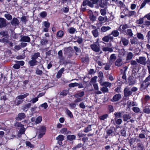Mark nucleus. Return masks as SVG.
<instances>
[{
    "label": "nucleus",
    "mask_w": 150,
    "mask_h": 150,
    "mask_svg": "<svg viewBox=\"0 0 150 150\" xmlns=\"http://www.w3.org/2000/svg\"><path fill=\"white\" fill-rule=\"evenodd\" d=\"M149 81V79L146 78L143 81L141 84L140 89L141 91H143L146 89L150 84V83L148 82Z\"/></svg>",
    "instance_id": "obj_1"
},
{
    "label": "nucleus",
    "mask_w": 150,
    "mask_h": 150,
    "mask_svg": "<svg viewBox=\"0 0 150 150\" xmlns=\"http://www.w3.org/2000/svg\"><path fill=\"white\" fill-rule=\"evenodd\" d=\"M146 60V58L144 57H139L138 59H136L137 62L144 66L147 64V61Z\"/></svg>",
    "instance_id": "obj_2"
},
{
    "label": "nucleus",
    "mask_w": 150,
    "mask_h": 150,
    "mask_svg": "<svg viewBox=\"0 0 150 150\" xmlns=\"http://www.w3.org/2000/svg\"><path fill=\"white\" fill-rule=\"evenodd\" d=\"M46 130V128L45 126H42L40 128L38 135V137L42 138L45 134Z\"/></svg>",
    "instance_id": "obj_3"
},
{
    "label": "nucleus",
    "mask_w": 150,
    "mask_h": 150,
    "mask_svg": "<svg viewBox=\"0 0 150 150\" xmlns=\"http://www.w3.org/2000/svg\"><path fill=\"white\" fill-rule=\"evenodd\" d=\"M124 95L125 97H128L132 95V91L129 89L128 86L126 87L124 91Z\"/></svg>",
    "instance_id": "obj_4"
},
{
    "label": "nucleus",
    "mask_w": 150,
    "mask_h": 150,
    "mask_svg": "<svg viewBox=\"0 0 150 150\" xmlns=\"http://www.w3.org/2000/svg\"><path fill=\"white\" fill-rule=\"evenodd\" d=\"M111 86V83L108 82H104V93L108 92V87L110 88Z\"/></svg>",
    "instance_id": "obj_5"
},
{
    "label": "nucleus",
    "mask_w": 150,
    "mask_h": 150,
    "mask_svg": "<svg viewBox=\"0 0 150 150\" xmlns=\"http://www.w3.org/2000/svg\"><path fill=\"white\" fill-rule=\"evenodd\" d=\"M6 20L2 18H0V28H2L7 25Z\"/></svg>",
    "instance_id": "obj_6"
},
{
    "label": "nucleus",
    "mask_w": 150,
    "mask_h": 150,
    "mask_svg": "<svg viewBox=\"0 0 150 150\" xmlns=\"http://www.w3.org/2000/svg\"><path fill=\"white\" fill-rule=\"evenodd\" d=\"M90 47L92 50L94 51L98 52L100 50V48L98 45L93 44L91 45Z\"/></svg>",
    "instance_id": "obj_7"
},
{
    "label": "nucleus",
    "mask_w": 150,
    "mask_h": 150,
    "mask_svg": "<svg viewBox=\"0 0 150 150\" xmlns=\"http://www.w3.org/2000/svg\"><path fill=\"white\" fill-rule=\"evenodd\" d=\"M120 42H122L123 45L124 46H126L128 45V44L129 40L126 38H124L123 37H121Z\"/></svg>",
    "instance_id": "obj_8"
},
{
    "label": "nucleus",
    "mask_w": 150,
    "mask_h": 150,
    "mask_svg": "<svg viewBox=\"0 0 150 150\" xmlns=\"http://www.w3.org/2000/svg\"><path fill=\"white\" fill-rule=\"evenodd\" d=\"M29 95V93H27L23 95H21L18 96L16 97V99L18 100H23L24 98H26Z\"/></svg>",
    "instance_id": "obj_9"
},
{
    "label": "nucleus",
    "mask_w": 150,
    "mask_h": 150,
    "mask_svg": "<svg viewBox=\"0 0 150 150\" xmlns=\"http://www.w3.org/2000/svg\"><path fill=\"white\" fill-rule=\"evenodd\" d=\"M25 117V115L24 113H21L18 114V117H16V119L17 120H21L24 118Z\"/></svg>",
    "instance_id": "obj_10"
},
{
    "label": "nucleus",
    "mask_w": 150,
    "mask_h": 150,
    "mask_svg": "<svg viewBox=\"0 0 150 150\" xmlns=\"http://www.w3.org/2000/svg\"><path fill=\"white\" fill-rule=\"evenodd\" d=\"M92 2L93 4H95L97 2L99 3V4L100 6L101 7H103V4L102 3V0H90Z\"/></svg>",
    "instance_id": "obj_11"
},
{
    "label": "nucleus",
    "mask_w": 150,
    "mask_h": 150,
    "mask_svg": "<svg viewBox=\"0 0 150 150\" xmlns=\"http://www.w3.org/2000/svg\"><path fill=\"white\" fill-rule=\"evenodd\" d=\"M21 41L25 42H29L30 41V38L28 36H24L21 38Z\"/></svg>",
    "instance_id": "obj_12"
},
{
    "label": "nucleus",
    "mask_w": 150,
    "mask_h": 150,
    "mask_svg": "<svg viewBox=\"0 0 150 150\" xmlns=\"http://www.w3.org/2000/svg\"><path fill=\"white\" fill-rule=\"evenodd\" d=\"M84 95V92L83 91H81L79 93H78L75 94L74 96L76 98H78L79 97H81Z\"/></svg>",
    "instance_id": "obj_13"
},
{
    "label": "nucleus",
    "mask_w": 150,
    "mask_h": 150,
    "mask_svg": "<svg viewBox=\"0 0 150 150\" xmlns=\"http://www.w3.org/2000/svg\"><path fill=\"white\" fill-rule=\"evenodd\" d=\"M11 23L12 25H18L19 24V22L17 18H14L11 21Z\"/></svg>",
    "instance_id": "obj_14"
},
{
    "label": "nucleus",
    "mask_w": 150,
    "mask_h": 150,
    "mask_svg": "<svg viewBox=\"0 0 150 150\" xmlns=\"http://www.w3.org/2000/svg\"><path fill=\"white\" fill-rule=\"evenodd\" d=\"M121 98V95L120 94H117L114 96L113 99L115 101H116L119 100Z\"/></svg>",
    "instance_id": "obj_15"
},
{
    "label": "nucleus",
    "mask_w": 150,
    "mask_h": 150,
    "mask_svg": "<svg viewBox=\"0 0 150 150\" xmlns=\"http://www.w3.org/2000/svg\"><path fill=\"white\" fill-rule=\"evenodd\" d=\"M144 146L142 143H138L137 144V150H143Z\"/></svg>",
    "instance_id": "obj_16"
},
{
    "label": "nucleus",
    "mask_w": 150,
    "mask_h": 150,
    "mask_svg": "<svg viewBox=\"0 0 150 150\" xmlns=\"http://www.w3.org/2000/svg\"><path fill=\"white\" fill-rule=\"evenodd\" d=\"M64 69L63 68H62L57 73V78H59L62 76V75L64 71Z\"/></svg>",
    "instance_id": "obj_17"
},
{
    "label": "nucleus",
    "mask_w": 150,
    "mask_h": 150,
    "mask_svg": "<svg viewBox=\"0 0 150 150\" xmlns=\"http://www.w3.org/2000/svg\"><path fill=\"white\" fill-rule=\"evenodd\" d=\"M123 118L124 121H127L131 118V117L129 114H124L123 115Z\"/></svg>",
    "instance_id": "obj_18"
},
{
    "label": "nucleus",
    "mask_w": 150,
    "mask_h": 150,
    "mask_svg": "<svg viewBox=\"0 0 150 150\" xmlns=\"http://www.w3.org/2000/svg\"><path fill=\"white\" fill-rule=\"evenodd\" d=\"M38 62L36 60L32 59L29 62V64L31 66H33L37 64Z\"/></svg>",
    "instance_id": "obj_19"
},
{
    "label": "nucleus",
    "mask_w": 150,
    "mask_h": 150,
    "mask_svg": "<svg viewBox=\"0 0 150 150\" xmlns=\"http://www.w3.org/2000/svg\"><path fill=\"white\" fill-rule=\"evenodd\" d=\"M113 38L109 36H105L104 37V41L106 42H108L110 40H113Z\"/></svg>",
    "instance_id": "obj_20"
},
{
    "label": "nucleus",
    "mask_w": 150,
    "mask_h": 150,
    "mask_svg": "<svg viewBox=\"0 0 150 150\" xmlns=\"http://www.w3.org/2000/svg\"><path fill=\"white\" fill-rule=\"evenodd\" d=\"M98 26H101L102 25L103 21V17L102 16H100L98 18Z\"/></svg>",
    "instance_id": "obj_21"
},
{
    "label": "nucleus",
    "mask_w": 150,
    "mask_h": 150,
    "mask_svg": "<svg viewBox=\"0 0 150 150\" xmlns=\"http://www.w3.org/2000/svg\"><path fill=\"white\" fill-rule=\"evenodd\" d=\"M122 59H121L119 58L117 59L115 62V65L118 66H120L122 64Z\"/></svg>",
    "instance_id": "obj_22"
},
{
    "label": "nucleus",
    "mask_w": 150,
    "mask_h": 150,
    "mask_svg": "<svg viewBox=\"0 0 150 150\" xmlns=\"http://www.w3.org/2000/svg\"><path fill=\"white\" fill-rule=\"evenodd\" d=\"M145 17L142 18H140L139 20H137L136 22V23L137 24L141 25L144 22V18Z\"/></svg>",
    "instance_id": "obj_23"
},
{
    "label": "nucleus",
    "mask_w": 150,
    "mask_h": 150,
    "mask_svg": "<svg viewBox=\"0 0 150 150\" xmlns=\"http://www.w3.org/2000/svg\"><path fill=\"white\" fill-rule=\"evenodd\" d=\"M130 41L132 44H137L138 43V40L136 38H133L130 39Z\"/></svg>",
    "instance_id": "obj_24"
},
{
    "label": "nucleus",
    "mask_w": 150,
    "mask_h": 150,
    "mask_svg": "<svg viewBox=\"0 0 150 150\" xmlns=\"http://www.w3.org/2000/svg\"><path fill=\"white\" fill-rule=\"evenodd\" d=\"M64 35V32L62 30L58 31L57 34V36L60 38H62Z\"/></svg>",
    "instance_id": "obj_25"
},
{
    "label": "nucleus",
    "mask_w": 150,
    "mask_h": 150,
    "mask_svg": "<svg viewBox=\"0 0 150 150\" xmlns=\"http://www.w3.org/2000/svg\"><path fill=\"white\" fill-rule=\"evenodd\" d=\"M40 54L39 52L35 53L32 57V59L36 60V59L40 56Z\"/></svg>",
    "instance_id": "obj_26"
},
{
    "label": "nucleus",
    "mask_w": 150,
    "mask_h": 150,
    "mask_svg": "<svg viewBox=\"0 0 150 150\" xmlns=\"http://www.w3.org/2000/svg\"><path fill=\"white\" fill-rule=\"evenodd\" d=\"M137 38L141 40H143L144 39V36L141 33H138L137 34Z\"/></svg>",
    "instance_id": "obj_27"
},
{
    "label": "nucleus",
    "mask_w": 150,
    "mask_h": 150,
    "mask_svg": "<svg viewBox=\"0 0 150 150\" xmlns=\"http://www.w3.org/2000/svg\"><path fill=\"white\" fill-rule=\"evenodd\" d=\"M126 33L128 35L130 36V37L132 36L133 35V33L132 30L130 29H129L126 31Z\"/></svg>",
    "instance_id": "obj_28"
},
{
    "label": "nucleus",
    "mask_w": 150,
    "mask_h": 150,
    "mask_svg": "<svg viewBox=\"0 0 150 150\" xmlns=\"http://www.w3.org/2000/svg\"><path fill=\"white\" fill-rule=\"evenodd\" d=\"M76 136L74 135H69L67 136V139L70 140H72L76 139Z\"/></svg>",
    "instance_id": "obj_29"
},
{
    "label": "nucleus",
    "mask_w": 150,
    "mask_h": 150,
    "mask_svg": "<svg viewBox=\"0 0 150 150\" xmlns=\"http://www.w3.org/2000/svg\"><path fill=\"white\" fill-rule=\"evenodd\" d=\"M87 4L90 7H93V4L89 2V1H84L83 3V6H86Z\"/></svg>",
    "instance_id": "obj_30"
},
{
    "label": "nucleus",
    "mask_w": 150,
    "mask_h": 150,
    "mask_svg": "<svg viewBox=\"0 0 150 150\" xmlns=\"http://www.w3.org/2000/svg\"><path fill=\"white\" fill-rule=\"evenodd\" d=\"M42 117L41 116L38 117L35 120V123L36 124L40 123L42 121Z\"/></svg>",
    "instance_id": "obj_31"
},
{
    "label": "nucleus",
    "mask_w": 150,
    "mask_h": 150,
    "mask_svg": "<svg viewBox=\"0 0 150 150\" xmlns=\"http://www.w3.org/2000/svg\"><path fill=\"white\" fill-rule=\"evenodd\" d=\"M113 35L114 37H116L118 36L119 35V32L117 30L112 31L111 34Z\"/></svg>",
    "instance_id": "obj_32"
},
{
    "label": "nucleus",
    "mask_w": 150,
    "mask_h": 150,
    "mask_svg": "<svg viewBox=\"0 0 150 150\" xmlns=\"http://www.w3.org/2000/svg\"><path fill=\"white\" fill-rule=\"evenodd\" d=\"M116 58V57L115 54H112L110 57V61L115 60Z\"/></svg>",
    "instance_id": "obj_33"
},
{
    "label": "nucleus",
    "mask_w": 150,
    "mask_h": 150,
    "mask_svg": "<svg viewBox=\"0 0 150 150\" xmlns=\"http://www.w3.org/2000/svg\"><path fill=\"white\" fill-rule=\"evenodd\" d=\"M31 104L30 103H28L25 105L23 108V110L25 111H27L28 109L31 106Z\"/></svg>",
    "instance_id": "obj_34"
},
{
    "label": "nucleus",
    "mask_w": 150,
    "mask_h": 150,
    "mask_svg": "<svg viewBox=\"0 0 150 150\" xmlns=\"http://www.w3.org/2000/svg\"><path fill=\"white\" fill-rule=\"evenodd\" d=\"M79 85V84L77 83H72L69 85V87L70 88L74 87L75 86H77Z\"/></svg>",
    "instance_id": "obj_35"
},
{
    "label": "nucleus",
    "mask_w": 150,
    "mask_h": 150,
    "mask_svg": "<svg viewBox=\"0 0 150 150\" xmlns=\"http://www.w3.org/2000/svg\"><path fill=\"white\" fill-rule=\"evenodd\" d=\"M57 140L59 141H62L64 140V136L62 135H59L56 138Z\"/></svg>",
    "instance_id": "obj_36"
},
{
    "label": "nucleus",
    "mask_w": 150,
    "mask_h": 150,
    "mask_svg": "<svg viewBox=\"0 0 150 150\" xmlns=\"http://www.w3.org/2000/svg\"><path fill=\"white\" fill-rule=\"evenodd\" d=\"M146 37L147 38V43L150 44V30L147 32Z\"/></svg>",
    "instance_id": "obj_37"
},
{
    "label": "nucleus",
    "mask_w": 150,
    "mask_h": 150,
    "mask_svg": "<svg viewBox=\"0 0 150 150\" xmlns=\"http://www.w3.org/2000/svg\"><path fill=\"white\" fill-rule=\"evenodd\" d=\"M96 79H97V77L96 76H95L93 78H92L90 81V84H95L96 83Z\"/></svg>",
    "instance_id": "obj_38"
},
{
    "label": "nucleus",
    "mask_w": 150,
    "mask_h": 150,
    "mask_svg": "<svg viewBox=\"0 0 150 150\" xmlns=\"http://www.w3.org/2000/svg\"><path fill=\"white\" fill-rule=\"evenodd\" d=\"M133 56V54L131 52H129L127 54L126 59L130 60L132 59Z\"/></svg>",
    "instance_id": "obj_39"
},
{
    "label": "nucleus",
    "mask_w": 150,
    "mask_h": 150,
    "mask_svg": "<svg viewBox=\"0 0 150 150\" xmlns=\"http://www.w3.org/2000/svg\"><path fill=\"white\" fill-rule=\"evenodd\" d=\"M122 113L120 112H115L114 113L115 118L118 117L120 118L122 117Z\"/></svg>",
    "instance_id": "obj_40"
},
{
    "label": "nucleus",
    "mask_w": 150,
    "mask_h": 150,
    "mask_svg": "<svg viewBox=\"0 0 150 150\" xmlns=\"http://www.w3.org/2000/svg\"><path fill=\"white\" fill-rule=\"evenodd\" d=\"M132 110L135 113L139 112L140 111V109L137 107H134L132 108Z\"/></svg>",
    "instance_id": "obj_41"
},
{
    "label": "nucleus",
    "mask_w": 150,
    "mask_h": 150,
    "mask_svg": "<svg viewBox=\"0 0 150 150\" xmlns=\"http://www.w3.org/2000/svg\"><path fill=\"white\" fill-rule=\"evenodd\" d=\"M136 14V12L134 11H129L128 13V16L129 17L135 15Z\"/></svg>",
    "instance_id": "obj_42"
},
{
    "label": "nucleus",
    "mask_w": 150,
    "mask_h": 150,
    "mask_svg": "<svg viewBox=\"0 0 150 150\" xmlns=\"http://www.w3.org/2000/svg\"><path fill=\"white\" fill-rule=\"evenodd\" d=\"M4 16L7 20H11L12 18V16L8 13L5 14Z\"/></svg>",
    "instance_id": "obj_43"
},
{
    "label": "nucleus",
    "mask_w": 150,
    "mask_h": 150,
    "mask_svg": "<svg viewBox=\"0 0 150 150\" xmlns=\"http://www.w3.org/2000/svg\"><path fill=\"white\" fill-rule=\"evenodd\" d=\"M91 130V125H89L87 127L85 128L84 129V132L87 133Z\"/></svg>",
    "instance_id": "obj_44"
},
{
    "label": "nucleus",
    "mask_w": 150,
    "mask_h": 150,
    "mask_svg": "<svg viewBox=\"0 0 150 150\" xmlns=\"http://www.w3.org/2000/svg\"><path fill=\"white\" fill-rule=\"evenodd\" d=\"M25 144L26 146L30 148H33L34 147V146L33 144L31 143L28 141H26L25 142Z\"/></svg>",
    "instance_id": "obj_45"
},
{
    "label": "nucleus",
    "mask_w": 150,
    "mask_h": 150,
    "mask_svg": "<svg viewBox=\"0 0 150 150\" xmlns=\"http://www.w3.org/2000/svg\"><path fill=\"white\" fill-rule=\"evenodd\" d=\"M48 41L47 40L42 39L41 40L40 43L42 45H44L47 44Z\"/></svg>",
    "instance_id": "obj_46"
},
{
    "label": "nucleus",
    "mask_w": 150,
    "mask_h": 150,
    "mask_svg": "<svg viewBox=\"0 0 150 150\" xmlns=\"http://www.w3.org/2000/svg\"><path fill=\"white\" fill-rule=\"evenodd\" d=\"M66 111L67 114L68 115L69 117L71 118H72L73 117V115L72 114L70 110H69L67 108L66 109Z\"/></svg>",
    "instance_id": "obj_47"
},
{
    "label": "nucleus",
    "mask_w": 150,
    "mask_h": 150,
    "mask_svg": "<svg viewBox=\"0 0 150 150\" xmlns=\"http://www.w3.org/2000/svg\"><path fill=\"white\" fill-rule=\"evenodd\" d=\"M127 104L129 105V106L132 105V106H137V104L136 103L134 102H131L130 101L127 102Z\"/></svg>",
    "instance_id": "obj_48"
},
{
    "label": "nucleus",
    "mask_w": 150,
    "mask_h": 150,
    "mask_svg": "<svg viewBox=\"0 0 150 150\" xmlns=\"http://www.w3.org/2000/svg\"><path fill=\"white\" fill-rule=\"evenodd\" d=\"M104 51H109V52H112L113 51L112 49L110 47H104Z\"/></svg>",
    "instance_id": "obj_49"
},
{
    "label": "nucleus",
    "mask_w": 150,
    "mask_h": 150,
    "mask_svg": "<svg viewBox=\"0 0 150 150\" xmlns=\"http://www.w3.org/2000/svg\"><path fill=\"white\" fill-rule=\"evenodd\" d=\"M130 64L131 65L133 66L134 67H136L138 65L137 62L134 60H131L130 61Z\"/></svg>",
    "instance_id": "obj_50"
},
{
    "label": "nucleus",
    "mask_w": 150,
    "mask_h": 150,
    "mask_svg": "<svg viewBox=\"0 0 150 150\" xmlns=\"http://www.w3.org/2000/svg\"><path fill=\"white\" fill-rule=\"evenodd\" d=\"M115 122L117 125H120L122 122V120L121 119H119L117 120L116 118H115Z\"/></svg>",
    "instance_id": "obj_51"
},
{
    "label": "nucleus",
    "mask_w": 150,
    "mask_h": 150,
    "mask_svg": "<svg viewBox=\"0 0 150 150\" xmlns=\"http://www.w3.org/2000/svg\"><path fill=\"white\" fill-rule=\"evenodd\" d=\"M89 59L88 57H83L81 59V61L83 62H88Z\"/></svg>",
    "instance_id": "obj_52"
},
{
    "label": "nucleus",
    "mask_w": 150,
    "mask_h": 150,
    "mask_svg": "<svg viewBox=\"0 0 150 150\" xmlns=\"http://www.w3.org/2000/svg\"><path fill=\"white\" fill-rule=\"evenodd\" d=\"M143 111L145 113L149 114L150 113V109L149 108H146L143 109Z\"/></svg>",
    "instance_id": "obj_53"
},
{
    "label": "nucleus",
    "mask_w": 150,
    "mask_h": 150,
    "mask_svg": "<svg viewBox=\"0 0 150 150\" xmlns=\"http://www.w3.org/2000/svg\"><path fill=\"white\" fill-rule=\"evenodd\" d=\"M25 129L23 127L21 128L19 132L18 135L20 134V135H21L23 134L25 132Z\"/></svg>",
    "instance_id": "obj_54"
},
{
    "label": "nucleus",
    "mask_w": 150,
    "mask_h": 150,
    "mask_svg": "<svg viewBox=\"0 0 150 150\" xmlns=\"http://www.w3.org/2000/svg\"><path fill=\"white\" fill-rule=\"evenodd\" d=\"M44 26L45 27L49 28L50 26V23L47 21H44L43 23Z\"/></svg>",
    "instance_id": "obj_55"
},
{
    "label": "nucleus",
    "mask_w": 150,
    "mask_h": 150,
    "mask_svg": "<svg viewBox=\"0 0 150 150\" xmlns=\"http://www.w3.org/2000/svg\"><path fill=\"white\" fill-rule=\"evenodd\" d=\"M42 71L38 69H37L36 71V74L38 75H41L42 73Z\"/></svg>",
    "instance_id": "obj_56"
},
{
    "label": "nucleus",
    "mask_w": 150,
    "mask_h": 150,
    "mask_svg": "<svg viewBox=\"0 0 150 150\" xmlns=\"http://www.w3.org/2000/svg\"><path fill=\"white\" fill-rule=\"evenodd\" d=\"M0 34L4 36H6L8 35V32L6 31H2L0 33Z\"/></svg>",
    "instance_id": "obj_57"
},
{
    "label": "nucleus",
    "mask_w": 150,
    "mask_h": 150,
    "mask_svg": "<svg viewBox=\"0 0 150 150\" xmlns=\"http://www.w3.org/2000/svg\"><path fill=\"white\" fill-rule=\"evenodd\" d=\"M75 28L71 27L69 28V32L71 34H73L75 33Z\"/></svg>",
    "instance_id": "obj_58"
},
{
    "label": "nucleus",
    "mask_w": 150,
    "mask_h": 150,
    "mask_svg": "<svg viewBox=\"0 0 150 150\" xmlns=\"http://www.w3.org/2000/svg\"><path fill=\"white\" fill-rule=\"evenodd\" d=\"M135 141V139L131 138L129 140V142L130 145H132Z\"/></svg>",
    "instance_id": "obj_59"
},
{
    "label": "nucleus",
    "mask_w": 150,
    "mask_h": 150,
    "mask_svg": "<svg viewBox=\"0 0 150 150\" xmlns=\"http://www.w3.org/2000/svg\"><path fill=\"white\" fill-rule=\"evenodd\" d=\"M92 33L93 36L95 37H96L98 36V33L96 30H94L92 31Z\"/></svg>",
    "instance_id": "obj_60"
},
{
    "label": "nucleus",
    "mask_w": 150,
    "mask_h": 150,
    "mask_svg": "<svg viewBox=\"0 0 150 150\" xmlns=\"http://www.w3.org/2000/svg\"><path fill=\"white\" fill-rule=\"evenodd\" d=\"M47 15V13L46 12L44 11L41 13L40 14V16L42 18L45 17Z\"/></svg>",
    "instance_id": "obj_61"
},
{
    "label": "nucleus",
    "mask_w": 150,
    "mask_h": 150,
    "mask_svg": "<svg viewBox=\"0 0 150 150\" xmlns=\"http://www.w3.org/2000/svg\"><path fill=\"white\" fill-rule=\"evenodd\" d=\"M48 105L47 103H45L41 105V106L43 107L44 109H46L48 107Z\"/></svg>",
    "instance_id": "obj_62"
},
{
    "label": "nucleus",
    "mask_w": 150,
    "mask_h": 150,
    "mask_svg": "<svg viewBox=\"0 0 150 150\" xmlns=\"http://www.w3.org/2000/svg\"><path fill=\"white\" fill-rule=\"evenodd\" d=\"M38 98L37 97L34 98H33L31 100V101L33 103H34L38 100Z\"/></svg>",
    "instance_id": "obj_63"
},
{
    "label": "nucleus",
    "mask_w": 150,
    "mask_h": 150,
    "mask_svg": "<svg viewBox=\"0 0 150 150\" xmlns=\"http://www.w3.org/2000/svg\"><path fill=\"white\" fill-rule=\"evenodd\" d=\"M20 65L18 63L15 64L13 66V67L16 69H18L20 68Z\"/></svg>",
    "instance_id": "obj_64"
}]
</instances>
